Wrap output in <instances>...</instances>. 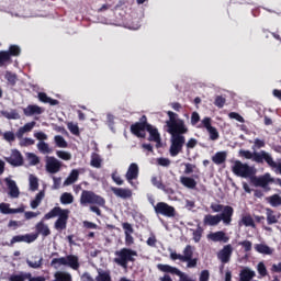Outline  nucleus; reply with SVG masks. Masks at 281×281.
<instances>
[{
	"instance_id": "49",
	"label": "nucleus",
	"mask_w": 281,
	"mask_h": 281,
	"mask_svg": "<svg viewBox=\"0 0 281 281\" xmlns=\"http://www.w3.org/2000/svg\"><path fill=\"white\" fill-rule=\"evenodd\" d=\"M57 157L66 161H69L72 158L71 154L65 150H57Z\"/></svg>"
},
{
	"instance_id": "19",
	"label": "nucleus",
	"mask_w": 281,
	"mask_h": 281,
	"mask_svg": "<svg viewBox=\"0 0 281 281\" xmlns=\"http://www.w3.org/2000/svg\"><path fill=\"white\" fill-rule=\"evenodd\" d=\"M206 238L213 243H228L231 237L223 231H217L215 233H210L206 235Z\"/></svg>"
},
{
	"instance_id": "18",
	"label": "nucleus",
	"mask_w": 281,
	"mask_h": 281,
	"mask_svg": "<svg viewBox=\"0 0 281 281\" xmlns=\"http://www.w3.org/2000/svg\"><path fill=\"white\" fill-rule=\"evenodd\" d=\"M63 164L55 157L46 156V171L57 173L60 171Z\"/></svg>"
},
{
	"instance_id": "20",
	"label": "nucleus",
	"mask_w": 281,
	"mask_h": 281,
	"mask_svg": "<svg viewBox=\"0 0 281 281\" xmlns=\"http://www.w3.org/2000/svg\"><path fill=\"white\" fill-rule=\"evenodd\" d=\"M37 239V235H31V234H26V235H15L13 236V238H11V241L7 245H9L10 247H13L14 244L16 243H33Z\"/></svg>"
},
{
	"instance_id": "35",
	"label": "nucleus",
	"mask_w": 281,
	"mask_h": 281,
	"mask_svg": "<svg viewBox=\"0 0 281 281\" xmlns=\"http://www.w3.org/2000/svg\"><path fill=\"white\" fill-rule=\"evenodd\" d=\"M183 255H181L182 258V262L190 260V258L193 257L194 255V247H192L191 245H187L182 251Z\"/></svg>"
},
{
	"instance_id": "63",
	"label": "nucleus",
	"mask_w": 281,
	"mask_h": 281,
	"mask_svg": "<svg viewBox=\"0 0 281 281\" xmlns=\"http://www.w3.org/2000/svg\"><path fill=\"white\" fill-rule=\"evenodd\" d=\"M29 159L31 160V165L36 166L41 162V159L35 154H29Z\"/></svg>"
},
{
	"instance_id": "56",
	"label": "nucleus",
	"mask_w": 281,
	"mask_h": 281,
	"mask_svg": "<svg viewBox=\"0 0 281 281\" xmlns=\"http://www.w3.org/2000/svg\"><path fill=\"white\" fill-rule=\"evenodd\" d=\"M2 137L4 138V140L12 143L15 140V135L13 132H4V134H2Z\"/></svg>"
},
{
	"instance_id": "58",
	"label": "nucleus",
	"mask_w": 281,
	"mask_h": 281,
	"mask_svg": "<svg viewBox=\"0 0 281 281\" xmlns=\"http://www.w3.org/2000/svg\"><path fill=\"white\" fill-rule=\"evenodd\" d=\"M228 117H229V119H234V120H236L237 122L245 123V119H244L240 114H238L237 112H231V113H228Z\"/></svg>"
},
{
	"instance_id": "33",
	"label": "nucleus",
	"mask_w": 281,
	"mask_h": 281,
	"mask_svg": "<svg viewBox=\"0 0 281 281\" xmlns=\"http://www.w3.org/2000/svg\"><path fill=\"white\" fill-rule=\"evenodd\" d=\"M266 202L269 203L272 207L281 206V195L272 194L266 198Z\"/></svg>"
},
{
	"instance_id": "55",
	"label": "nucleus",
	"mask_w": 281,
	"mask_h": 281,
	"mask_svg": "<svg viewBox=\"0 0 281 281\" xmlns=\"http://www.w3.org/2000/svg\"><path fill=\"white\" fill-rule=\"evenodd\" d=\"M200 121H201L200 114L198 112H192L191 120H190L191 125L195 126Z\"/></svg>"
},
{
	"instance_id": "40",
	"label": "nucleus",
	"mask_w": 281,
	"mask_h": 281,
	"mask_svg": "<svg viewBox=\"0 0 281 281\" xmlns=\"http://www.w3.org/2000/svg\"><path fill=\"white\" fill-rule=\"evenodd\" d=\"M37 150H40V153H42V154H50V153H53V149L45 142L37 143Z\"/></svg>"
},
{
	"instance_id": "59",
	"label": "nucleus",
	"mask_w": 281,
	"mask_h": 281,
	"mask_svg": "<svg viewBox=\"0 0 281 281\" xmlns=\"http://www.w3.org/2000/svg\"><path fill=\"white\" fill-rule=\"evenodd\" d=\"M194 169H196V165L192 164H184V173L186 175H191L194 172Z\"/></svg>"
},
{
	"instance_id": "57",
	"label": "nucleus",
	"mask_w": 281,
	"mask_h": 281,
	"mask_svg": "<svg viewBox=\"0 0 281 281\" xmlns=\"http://www.w3.org/2000/svg\"><path fill=\"white\" fill-rule=\"evenodd\" d=\"M203 229L201 227H198L196 231L193 232V240L195 243H199L202 238Z\"/></svg>"
},
{
	"instance_id": "16",
	"label": "nucleus",
	"mask_w": 281,
	"mask_h": 281,
	"mask_svg": "<svg viewBox=\"0 0 281 281\" xmlns=\"http://www.w3.org/2000/svg\"><path fill=\"white\" fill-rule=\"evenodd\" d=\"M4 160H7V162H9L13 167H20L24 164V158L21 151L18 149L11 150V156L4 158Z\"/></svg>"
},
{
	"instance_id": "39",
	"label": "nucleus",
	"mask_w": 281,
	"mask_h": 281,
	"mask_svg": "<svg viewBox=\"0 0 281 281\" xmlns=\"http://www.w3.org/2000/svg\"><path fill=\"white\" fill-rule=\"evenodd\" d=\"M44 198H45V192L40 191V193L35 195V200L31 201V209H36L42 203Z\"/></svg>"
},
{
	"instance_id": "17",
	"label": "nucleus",
	"mask_w": 281,
	"mask_h": 281,
	"mask_svg": "<svg viewBox=\"0 0 281 281\" xmlns=\"http://www.w3.org/2000/svg\"><path fill=\"white\" fill-rule=\"evenodd\" d=\"M210 209L212 210V212L214 213H228V221L233 222V216H234V207L231 205H223V204H217V203H212L210 205Z\"/></svg>"
},
{
	"instance_id": "62",
	"label": "nucleus",
	"mask_w": 281,
	"mask_h": 281,
	"mask_svg": "<svg viewBox=\"0 0 281 281\" xmlns=\"http://www.w3.org/2000/svg\"><path fill=\"white\" fill-rule=\"evenodd\" d=\"M0 212L2 214H10V212H11L10 204H8V203H0Z\"/></svg>"
},
{
	"instance_id": "11",
	"label": "nucleus",
	"mask_w": 281,
	"mask_h": 281,
	"mask_svg": "<svg viewBox=\"0 0 281 281\" xmlns=\"http://www.w3.org/2000/svg\"><path fill=\"white\" fill-rule=\"evenodd\" d=\"M186 144V136H171L170 137V147L169 154L171 157H177L180 153L183 151V146Z\"/></svg>"
},
{
	"instance_id": "36",
	"label": "nucleus",
	"mask_w": 281,
	"mask_h": 281,
	"mask_svg": "<svg viewBox=\"0 0 281 281\" xmlns=\"http://www.w3.org/2000/svg\"><path fill=\"white\" fill-rule=\"evenodd\" d=\"M4 79H7V82L9 83V86L14 87L18 81V76H16V74L7 71V72H4Z\"/></svg>"
},
{
	"instance_id": "54",
	"label": "nucleus",
	"mask_w": 281,
	"mask_h": 281,
	"mask_svg": "<svg viewBox=\"0 0 281 281\" xmlns=\"http://www.w3.org/2000/svg\"><path fill=\"white\" fill-rule=\"evenodd\" d=\"M257 270H258V273L261 276V277H266L268 274V270H267V267L263 262H259L258 266H257Z\"/></svg>"
},
{
	"instance_id": "9",
	"label": "nucleus",
	"mask_w": 281,
	"mask_h": 281,
	"mask_svg": "<svg viewBox=\"0 0 281 281\" xmlns=\"http://www.w3.org/2000/svg\"><path fill=\"white\" fill-rule=\"evenodd\" d=\"M156 268L160 272H167V273H170L172 276L179 277V281H195L194 279L190 278L187 273L182 272L177 267H173V266H170V265L157 263Z\"/></svg>"
},
{
	"instance_id": "24",
	"label": "nucleus",
	"mask_w": 281,
	"mask_h": 281,
	"mask_svg": "<svg viewBox=\"0 0 281 281\" xmlns=\"http://www.w3.org/2000/svg\"><path fill=\"white\" fill-rule=\"evenodd\" d=\"M150 182L154 187H156L157 189L164 191L166 194H173L175 191L172 188H168L166 187L161 180H159L157 177H153L150 179Z\"/></svg>"
},
{
	"instance_id": "37",
	"label": "nucleus",
	"mask_w": 281,
	"mask_h": 281,
	"mask_svg": "<svg viewBox=\"0 0 281 281\" xmlns=\"http://www.w3.org/2000/svg\"><path fill=\"white\" fill-rule=\"evenodd\" d=\"M255 250L259 254H265V255H271L272 254V249L263 244H257L255 245Z\"/></svg>"
},
{
	"instance_id": "61",
	"label": "nucleus",
	"mask_w": 281,
	"mask_h": 281,
	"mask_svg": "<svg viewBox=\"0 0 281 281\" xmlns=\"http://www.w3.org/2000/svg\"><path fill=\"white\" fill-rule=\"evenodd\" d=\"M157 164L161 167H169L171 164V160L169 158H158Z\"/></svg>"
},
{
	"instance_id": "21",
	"label": "nucleus",
	"mask_w": 281,
	"mask_h": 281,
	"mask_svg": "<svg viewBox=\"0 0 281 281\" xmlns=\"http://www.w3.org/2000/svg\"><path fill=\"white\" fill-rule=\"evenodd\" d=\"M139 176V168L137 164H131L125 173L126 181L133 186V180L137 179Z\"/></svg>"
},
{
	"instance_id": "28",
	"label": "nucleus",
	"mask_w": 281,
	"mask_h": 281,
	"mask_svg": "<svg viewBox=\"0 0 281 281\" xmlns=\"http://www.w3.org/2000/svg\"><path fill=\"white\" fill-rule=\"evenodd\" d=\"M36 126V122H29L24 124V126L20 127L18 130V133H15V136L18 138H22L25 133L32 132V130Z\"/></svg>"
},
{
	"instance_id": "22",
	"label": "nucleus",
	"mask_w": 281,
	"mask_h": 281,
	"mask_svg": "<svg viewBox=\"0 0 281 281\" xmlns=\"http://www.w3.org/2000/svg\"><path fill=\"white\" fill-rule=\"evenodd\" d=\"M111 191L115 196L121 198L123 200H127L133 196V191L131 189L111 188Z\"/></svg>"
},
{
	"instance_id": "23",
	"label": "nucleus",
	"mask_w": 281,
	"mask_h": 281,
	"mask_svg": "<svg viewBox=\"0 0 281 281\" xmlns=\"http://www.w3.org/2000/svg\"><path fill=\"white\" fill-rule=\"evenodd\" d=\"M24 114L26 116H33V115H41L45 112V110L38 105L35 104H29V106H26L23 110Z\"/></svg>"
},
{
	"instance_id": "6",
	"label": "nucleus",
	"mask_w": 281,
	"mask_h": 281,
	"mask_svg": "<svg viewBox=\"0 0 281 281\" xmlns=\"http://www.w3.org/2000/svg\"><path fill=\"white\" fill-rule=\"evenodd\" d=\"M232 172L240 178H249L250 180L257 173L255 167L249 166L248 164H244L239 160H236L232 166Z\"/></svg>"
},
{
	"instance_id": "41",
	"label": "nucleus",
	"mask_w": 281,
	"mask_h": 281,
	"mask_svg": "<svg viewBox=\"0 0 281 281\" xmlns=\"http://www.w3.org/2000/svg\"><path fill=\"white\" fill-rule=\"evenodd\" d=\"M60 266H67L66 257L54 258L53 260H50V267L57 269Z\"/></svg>"
},
{
	"instance_id": "4",
	"label": "nucleus",
	"mask_w": 281,
	"mask_h": 281,
	"mask_svg": "<svg viewBox=\"0 0 281 281\" xmlns=\"http://www.w3.org/2000/svg\"><path fill=\"white\" fill-rule=\"evenodd\" d=\"M250 182L255 186V187H260L262 188L266 192L271 191V187L270 183H277L281 187V179L280 178H272L271 173L266 172L262 176L256 177L252 176L250 179Z\"/></svg>"
},
{
	"instance_id": "32",
	"label": "nucleus",
	"mask_w": 281,
	"mask_h": 281,
	"mask_svg": "<svg viewBox=\"0 0 281 281\" xmlns=\"http://www.w3.org/2000/svg\"><path fill=\"white\" fill-rule=\"evenodd\" d=\"M266 218L268 225H273L279 222V217L276 215V212L272 209H266Z\"/></svg>"
},
{
	"instance_id": "7",
	"label": "nucleus",
	"mask_w": 281,
	"mask_h": 281,
	"mask_svg": "<svg viewBox=\"0 0 281 281\" xmlns=\"http://www.w3.org/2000/svg\"><path fill=\"white\" fill-rule=\"evenodd\" d=\"M228 212L225 211L224 213H220L216 215L207 214L203 217V226H217L221 222L225 226H229L232 221H229Z\"/></svg>"
},
{
	"instance_id": "52",
	"label": "nucleus",
	"mask_w": 281,
	"mask_h": 281,
	"mask_svg": "<svg viewBox=\"0 0 281 281\" xmlns=\"http://www.w3.org/2000/svg\"><path fill=\"white\" fill-rule=\"evenodd\" d=\"M68 131H70V133H72V135H80V131H79V126L78 124H74V123H68Z\"/></svg>"
},
{
	"instance_id": "38",
	"label": "nucleus",
	"mask_w": 281,
	"mask_h": 281,
	"mask_svg": "<svg viewBox=\"0 0 281 281\" xmlns=\"http://www.w3.org/2000/svg\"><path fill=\"white\" fill-rule=\"evenodd\" d=\"M33 259H37L35 261H32V260H26V265H29V267L33 268V269H38V268H42L43 266V257H33Z\"/></svg>"
},
{
	"instance_id": "10",
	"label": "nucleus",
	"mask_w": 281,
	"mask_h": 281,
	"mask_svg": "<svg viewBox=\"0 0 281 281\" xmlns=\"http://www.w3.org/2000/svg\"><path fill=\"white\" fill-rule=\"evenodd\" d=\"M147 116L143 115L139 122H136L130 126V132L138 138H146V131L148 127Z\"/></svg>"
},
{
	"instance_id": "1",
	"label": "nucleus",
	"mask_w": 281,
	"mask_h": 281,
	"mask_svg": "<svg viewBox=\"0 0 281 281\" xmlns=\"http://www.w3.org/2000/svg\"><path fill=\"white\" fill-rule=\"evenodd\" d=\"M69 214H70V211L68 209H61L60 206L53 207V210L46 213V215H44V218H42V221H40V223L35 225V232H37V234H32V235H37V237L38 235H42L44 237L49 236L52 232L48 225L44 223V221L54 218L56 216H59V217L57 218V221H55V229L59 232L65 231L67 228Z\"/></svg>"
},
{
	"instance_id": "34",
	"label": "nucleus",
	"mask_w": 281,
	"mask_h": 281,
	"mask_svg": "<svg viewBox=\"0 0 281 281\" xmlns=\"http://www.w3.org/2000/svg\"><path fill=\"white\" fill-rule=\"evenodd\" d=\"M78 179L79 171L77 169H72V171H70V175H68V178H66V181H64V186L74 184Z\"/></svg>"
},
{
	"instance_id": "3",
	"label": "nucleus",
	"mask_w": 281,
	"mask_h": 281,
	"mask_svg": "<svg viewBox=\"0 0 281 281\" xmlns=\"http://www.w3.org/2000/svg\"><path fill=\"white\" fill-rule=\"evenodd\" d=\"M114 258L113 262L120 266L123 269L128 268V262H135V257L138 256L136 250H133L131 248H121L116 251H114Z\"/></svg>"
},
{
	"instance_id": "60",
	"label": "nucleus",
	"mask_w": 281,
	"mask_h": 281,
	"mask_svg": "<svg viewBox=\"0 0 281 281\" xmlns=\"http://www.w3.org/2000/svg\"><path fill=\"white\" fill-rule=\"evenodd\" d=\"M199 281H210V271L209 270H202L200 272Z\"/></svg>"
},
{
	"instance_id": "46",
	"label": "nucleus",
	"mask_w": 281,
	"mask_h": 281,
	"mask_svg": "<svg viewBox=\"0 0 281 281\" xmlns=\"http://www.w3.org/2000/svg\"><path fill=\"white\" fill-rule=\"evenodd\" d=\"M29 186L31 191L38 190V179L34 176H31V178H29Z\"/></svg>"
},
{
	"instance_id": "45",
	"label": "nucleus",
	"mask_w": 281,
	"mask_h": 281,
	"mask_svg": "<svg viewBox=\"0 0 281 281\" xmlns=\"http://www.w3.org/2000/svg\"><path fill=\"white\" fill-rule=\"evenodd\" d=\"M59 200L61 201V204H71L74 202V195L66 192L61 194V198Z\"/></svg>"
},
{
	"instance_id": "14",
	"label": "nucleus",
	"mask_w": 281,
	"mask_h": 281,
	"mask_svg": "<svg viewBox=\"0 0 281 281\" xmlns=\"http://www.w3.org/2000/svg\"><path fill=\"white\" fill-rule=\"evenodd\" d=\"M202 126L207 131L210 140H217L220 139V132L216 127L212 126V119L204 117L202 121Z\"/></svg>"
},
{
	"instance_id": "25",
	"label": "nucleus",
	"mask_w": 281,
	"mask_h": 281,
	"mask_svg": "<svg viewBox=\"0 0 281 281\" xmlns=\"http://www.w3.org/2000/svg\"><path fill=\"white\" fill-rule=\"evenodd\" d=\"M4 181H7V188H9V195H11V198H19L20 190L16 186V182L9 178L4 179Z\"/></svg>"
},
{
	"instance_id": "31",
	"label": "nucleus",
	"mask_w": 281,
	"mask_h": 281,
	"mask_svg": "<svg viewBox=\"0 0 281 281\" xmlns=\"http://www.w3.org/2000/svg\"><path fill=\"white\" fill-rule=\"evenodd\" d=\"M180 183L188 188V189H196L198 182L195 181L194 178H190V177H181L180 178Z\"/></svg>"
},
{
	"instance_id": "51",
	"label": "nucleus",
	"mask_w": 281,
	"mask_h": 281,
	"mask_svg": "<svg viewBox=\"0 0 281 281\" xmlns=\"http://www.w3.org/2000/svg\"><path fill=\"white\" fill-rule=\"evenodd\" d=\"M238 245L244 248L245 252H249L252 250V243L250 240L239 241Z\"/></svg>"
},
{
	"instance_id": "30",
	"label": "nucleus",
	"mask_w": 281,
	"mask_h": 281,
	"mask_svg": "<svg viewBox=\"0 0 281 281\" xmlns=\"http://www.w3.org/2000/svg\"><path fill=\"white\" fill-rule=\"evenodd\" d=\"M227 159V151H217L214 156L211 157V160L215 165H223Z\"/></svg>"
},
{
	"instance_id": "5",
	"label": "nucleus",
	"mask_w": 281,
	"mask_h": 281,
	"mask_svg": "<svg viewBox=\"0 0 281 281\" xmlns=\"http://www.w3.org/2000/svg\"><path fill=\"white\" fill-rule=\"evenodd\" d=\"M79 203L81 206H87L88 204H94L98 206H105V199L95 194L92 191L83 190L81 191Z\"/></svg>"
},
{
	"instance_id": "48",
	"label": "nucleus",
	"mask_w": 281,
	"mask_h": 281,
	"mask_svg": "<svg viewBox=\"0 0 281 281\" xmlns=\"http://www.w3.org/2000/svg\"><path fill=\"white\" fill-rule=\"evenodd\" d=\"M226 104V99L223 95H216L214 100V105L222 109Z\"/></svg>"
},
{
	"instance_id": "12",
	"label": "nucleus",
	"mask_w": 281,
	"mask_h": 281,
	"mask_svg": "<svg viewBox=\"0 0 281 281\" xmlns=\"http://www.w3.org/2000/svg\"><path fill=\"white\" fill-rule=\"evenodd\" d=\"M21 54V48L18 45L9 46V52H0V67L12 63V56L18 57Z\"/></svg>"
},
{
	"instance_id": "44",
	"label": "nucleus",
	"mask_w": 281,
	"mask_h": 281,
	"mask_svg": "<svg viewBox=\"0 0 281 281\" xmlns=\"http://www.w3.org/2000/svg\"><path fill=\"white\" fill-rule=\"evenodd\" d=\"M55 145H57V147H59V148H67L68 147V143L60 135L55 136Z\"/></svg>"
},
{
	"instance_id": "29",
	"label": "nucleus",
	"mask_w": 281,
	"mask_h": 281,
	"mask_svg": "<svg viewBox=\"0 0 281 281\" xmlns=\"http://www.w3.org/2000/svg\"><path fill=\"white\" fill-rule=\"evenodd\" d=\"M66 266L72 268L75 270H78L80 267L79 258L75 255L66 256Z\"/></svg>"
},
{
	"instance_id": "8",
	"label": "nucleus",
	"mask_w": 281,
	"mask_h": 281,
	"mask_svg": "<svg viewBox=\"0 0 281 281\" xmlns=\"http://www.w3.org/2000/svg\"><path fill=\"white\" fill-rule=\"evenodd\" d=\"M238 155L246 159H252V161L257 164H263V162L267 164L270 157V154L265 150H261L259 153H251L249 150L240 149L238 151Z\"/></svg>"
},
{
	"instance_id": "2",
	"label": "nucleus",
	"mask_w": 281,
	"mask_h": 281,
	"mask_svg": "<svg viewBox=\"0 0 281 281\" xmlns=\"http://www.w3.org/2000/svg\"><path fill=\"white\" fill-rule=\"evenodd\" d=\"M167 115L169 117L166 121L167 133L171 136H184L188 134L189 128L186 125V122L182 119H179V115L175 112L168 111Z\"/></svg>"
},
{
	"instance_id": "26",
	"label": "nucleus",
	"mask_w": 281,
	"mask_h": 281,
	"mask_svg": "<svg viewBox=\"0 0 281 281\" xmlns=\"http://www.w3.org/2000/svg\"><path fill=\"white\" fill-rule=\"evenodd\" d=\"M146 132L149 133L148 140L159 143L161 140L160 134L156 127H154L151 124L147 125Z\"/></svg>"
},
{
	"instance_id": "42",
	"label": "nucleus",
	"mask_w": 281,
	"mask_h": 281,
	"mask_svg": "<svg viewBox=\"0 0 281 281\" xmlns=\"http://www.w3.org/2000/svg\"><path fill=\"white\" fill-rule=\"evenodd\" d=\"M55 281H72L71 274L67 272L55 273Z\"/></svg>"
},
{
	"instance_id": "27",
	"label": "nucleus",
	"mask_w": 281,
	"mask_h": 281,
	"mask_svg": "<svg viewBox=\"0 0 281 281\" xmlns=\"http://www.w3.org/2000/svg\"><path fill=\"white\" fill-rule=\"evenodd\" d=\"M256 277V272L249 268H244L239 272V281H251Z\"/></svg>"
},
{
	"instance_id": "15",
	"label": "nucleus",
	"mask_w": 281,
	"mask_h": 281,
	"mask_svg": "<svg viewBox=\"0 0 281 281\" xmlns=\"http://www.w3.org/2000/svg\"><path fill=\"white\" fill-rule=\"evenodd\" d=\"M233 252H234L233 246L231 244H227L223 246V248L217 252V259L222 263H227L231 261Z\"/></svg>"
},
{
	"instance_id": "43",
	"label": "nucleus",
	"mask_w": 281,
	"mask_h": 281,
	"mask_svg": "<svg viewBox=\"0 0 281 281\" xmlns=\"http://www.w3.org/2000/svg\"><path fill=\"white\" fill-rule=\"evenodd\" d=\"M241 224H244L245 226L256 227L254 218L249 215H246V216L241 217V220L239 222V225H241Z\"/></svg>"
},
{
	"instance_id": "13",
	"label": "nucleus",
	"mask_w": 281,
	"mask_h": 281,
	"mask_svg": "<svg viewBox=\"0 0 281 281\" xmlns=\"http://www.w3.org/2000/svg\"><path fill=\"white\" fill-rule=\"evenodd\" d=\"M154 212L157 215L166 216V217H175L177 215V211L175 206L169 205L166 202H158L154 206Z\"/></svg>"
},
{
	"instance_id": "53",
	"label": "nucleus",
	"mask_w": 281,
	"mask_h": 281,
	"mask_svg": "<svg viewBox=\"0 0 281 281\" xmlns=\"http://www.w3.org/2000/svg\"><path fill=\"white\" fill-rule=\"evenodd\" d=\"M122 228L124 231V235L128 234V235H132L134 233V228L132 226V224L125 222V223H122Z\"/></svg>"
},
{
	"instance_id": "47",
	"label": "nucleus",
	"mask_w": 281,
	"mask_h": 281,
	"mask_svg": "<svg viewBox=\"0 0 281 281\" xmlns=\"http://www.w3.org/2000/svg\"><path fill=\"white\" fill-rule=\"evenodd\" d=\"M95 281H112V278L109 272H99L95 277Z\"/></svg>"
},
{
	"instance_id": "64",
	"label": "nucleus",
	"mask_w": 281,
	"mask_h": 281,
	"mask_svg": "<svg viewBox=\"0 0 281 281\" xmlns=\"http://www.w3.org/2000/svg\"><path fill=\"white\" fill-rule=\"evenodd\" d=\"M9 281H24L23 273L9 277Z\"/></svg>"
},
{
	"instance_id": "50",
	"label": "nucleus",
	"mask_w": 281,
	"mask_h": 281,
	"mask_svg": "<svg viewBox=\"0 0 281 281\" xmlns=\"http://www.w3.org/2000/svg\"><path fill=\"white\" fill-rule=\"evenodd\" d=\"M267 165L268 166H270L271 168H277L278 169V171L280 172V175H281V162H276L274 160H273V157L270 155L269 156V158H268V160H267Z\"/></svg>"
}]
</instances>
